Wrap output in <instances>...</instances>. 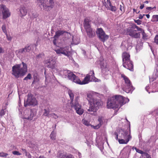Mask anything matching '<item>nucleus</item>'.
I'll return each instance as SVG.
<instances>
[{
	"label": "nucleus",
	"mask_w": 158,
	"mask_h": 158,
	"mask_svg": "<svg viewBox=\"0 0 158 158\" xmlns=\"http://www.w3.org/2000/svg\"><path fill=\"white\" fill-rule=\"evenodd\" d=\"M145 15L146 16V17L148 19H149V18L150 15H149V14H147V15Z\"/></svg>",
	"instance_id": "56"
},
{
	"label": "nucleus",
	"mask_w": 158,
	"mask_h": 158,
	"mask_svg": "<svg viewBox=\"0 0 158 158\" xmlns=\"http://www.w3.org/2000/svg\"><path fill=\"white\" fill-rule=\"evenodd\" d=\"M114 134L115 136V139L117 140H118L119 139L118 138V133L116 132H115L114 133Z\"/></svg>",
	"instance_id": "47"
},
{
	"label": "nucleus",
	"mask_w": 158,
	"mask_h": 158,
	"mask_svg": "<svg viewBox=\"0 0 158 158\" xmlns=\"http://www.w3.org/2000/svg\"><path fill=\"white\" fill-rule=\"evenodd\" d=\"M28 158H31V156L30 154L29 155Z\"/></svg>",
	"instance_id": "62"
},
{
	"label": "nucleus",
	"mask_w": 158,
	"mask_h": 158,
	"mask_svg": "<svg viewBox=\"0 0 158 158\" xmlns=\"http://www.w3.org/2000/svg\"><path fill=\"white\" fill-rule=\"evenodd\" d=\"M133 13L135 12L136 13L138 14L139 13V11L138 12L137 11V10L135 9L134 8L133 9Z\"/></svg>",
	"instance_id": "51"
},
{
	"label": "nucleus",
	"mask_w": 158,
	"mask_h": 158,
	"mask_svg": "<svg viewBox=\"0 0 158 158\" xmlns=\"http://www.w3.org/2000/svg\"><path fill=\"white\" fill-rule=\"evenodd\" d=\"M12 154L14 155H20L21 154L19 152L17 151H14L12 152Z\"/></svg>",
	"instance_id": "39"
},
{
	"label": "nucleus",
	"mask_w": 158,
	"mask_h": 158,
	"mask_svg": "<svg viewBox=\"0 0 158 158\" xmlns=\"http://www.w3.org/2000/svg\"><path fill=\"white\" fill-rule=\"evenodd\" d=\"M66 32L65 31H63L59 30L56 32L55 34L54 37V38H58L61 35L63 34L64 33Z\"/></svg>",
	"instance_id": "24"
},
{
	"label": "nucleus",
	"mask_w": 158,
	"mask_h": 158,
	"mask_svg": "<svg viewBox=\"0 0 158 158\" xmlns=\"http://www.w3.org/2000/svg\"><path fill=\"white\" fill-rule=\"evenodd\" d=\"M56 38H55V39L53 40V43L54 45H56Z\"/></svg>",
	"instance_id": "49"
},
{
	"label": "nucleus",
	"mask_w": 158,
	"mask_h": 158,
	"mask_svg": "<svg viewBox=\"0 0 158 158\" xmlns=\"http://www.w3.org/2000/svg\"><path fill=\"white\" fill-rule=\"evenodd\" d=\"M123 67L131 71H133V64L131 60L123 62Z\"/></svg>",
	"instance_id": "15"
},
{
	"label": "nucleus",
	"mask_w": 158,
	"mask_h": 158,
	"mask_svg": "<svg viewBox=\"0 0 158 158\" xmlns=\"http://www.w3.org/2000/svg\"><path fill=\"white\" fill-rule=\"evenodd\" d=\"M143 18V16L140 15L139 17V19H142Z\"/></svg>",
	"instance_id": "55"
},
{
	"label": "nucleus",
	"mask_w": 158,
	"mask_h": 158,
	"mask_svg": "<svg viewBox=\"0 0 158 158\" xmlns=\"http://www.w3.org/2000/svg\"><path fill=\"white\" fill-rule=\"evenodd\" d=\"M60 158H74V156L71 154L64 153L60 154Z\"/></svg>",
	"instance_id": "22"
},
{
	"label": "nucleus",
	"mask_w": 158,
	"mask_h": 158,
	"mask_svg": "<svg viewBox=\"0 0 158 158\" xmlns=\"http://www.w3.org/2000/svg\"><path fill=\"white\" fill-rule=\"evenodd\" d=\"M68 93L69 96L70 100L71 101V102H73L74 99V94L72 91L69 90L68 91Z\"/></svg>",
	"instance_id": "26"
},
{
	"label": "nucleus",
	"mask_w": 158,
	"mask_h": 158,
	"mask_svg": "<svg viewBox=\"0 0 158 158\" xmlns=\"http://www.w3.org/2000/svg\"><path fill=\"white\" fill-rule=\"evenodd\" d=\"M56 132L54 131H52L50 135L51 139L53 140H55L56 139Z\"/></svg>",
	"instance_id": "25"
},
{
	"label": "nucleus",
	"mask_w": 158,
	"mask_h": 158,
	"mask_svg": "<svg viewBox=\"0 0 158 158\" xmlns=\"http://www.w3.org/2000/svg\"><path fill=\"white\" fill-rule=\"evenodd\" d=\"M23 67H21V65L16 64L12 68V74L16 78L19 76H24L27 71V67L26 64L22 62Z\"/></svg>",
	"instance_id": "4"
},
{
	"label": "nucleus",
	"mask_w": 158,
	"mask_h": 158,
	"mask_svg": "<svg viewBox=\"0 0 158 158\" xmlns=\"http://www.w3.org/2000/svg\"><path fill=\"white\" fill-rule=\"evenodd\" d=\"M121 77L123 78L125 83V87L123 90L127 93H131L134 90L135 88L129 78L124 74L121 75Z\"/></svg>",
	"instance_id": "5"
},
{
	"label": "nucleus",
	"mask_w": 158,
	"mask_h": 158,
	"mask_svg": "<svg viewBox=\"0 0 158 158\" xmlns=\"http://www.w3.org/2000/svg\"><path fill=\"white\" fill-rule=\"evenodd\" d=\"M146 9L148 10H151L152 9V7H148L146 8Z\"/></svg>",
	"instance_id": "53"
},
{
	"label": "nucleus",
	"mask_w": 158,
	"mask_h": 158,
	"mask_svg": "<svg viewBox=\"0 0 158 158\" xmlns=\"http://www.w3.org/2000/svg\"><path fill=\"white\" fill-rule=\"evenodd\" d=\"M135 26H137L135 24H132L131 27L127 30V33L129 35L132 37L135 38H139L140 35V33L136 32L137 30H134V29H136V28L135 27Z\"/></svg>",
	"instance_id": "9"
},
{
	"label": "nucleus",
	"mask_w": 158,
	"mask_h": 158,
	"mask_svg": "<svg viewBox=\"0 0 158 158\" xmlns=\"http://www.w3.org/2000/svg\"><path fill=\"white\" fill-rule=\"evenodd\" d=\"M51 116L55 118L56 119L58 118V116L56 115L55 113H52L51 114Z\"/></svg>",
	"instance_id": "45"
},
{
	"label": "nucleus",
	"mask_w": 158,
	"mask_h": 158,
	"mask_svg": "<svg viewBox=\"0 0 158 158\" xmlns=\"http://www.w3.org/2000/svg\"><path fill=\"white\" fill-rule=\"evenodd\" d=\"M24 52H26L25 48L20 49L19 50V52L20 53H22Z\"/></svg>",
	"instance_id": "42"
},
{
	"label": "nucleus",
	"mask_w": 158,
	"mask_h": 158,
	"mask_svg": "<svg viewBox=\"0 0 158 158\" xmlns=\"http://www.w3.org/2000/svg\"><path fill=\"white\" fill-rule=\"evenodd\" d=\"M135 28H136V29H137V31H140L142 33V34L143 35L142 38L143 39H147V38L148 36L147 34L145 33L144 30L142 29L140 27H139L138 26H135Z\"/></svg>",
	"instance_id": "20"
},
{
	"label": "nucleus",
	"mask_w": 158,
	"mask_h": 158,
	"mask_svg": "<svg viewBox=\"0 0 158 158\" xmlns=\"http://www.w3.org/2000/svg\"><path fill=\"white\" fill-rule=\"evenodd\" d=\"M25 48L26 52H29L31 49V48L30 47V46L25 47Z\"/></svg>",
	"instance_id": "41"
},
{
	"label": "nucleus",
	"mask_w": 158,
	"mask_h": 158,
	"mask_svg": "<svg viewBox=\"0 0 158 158\" xmlns=\"http://www.w3.org/2000/svg\"><path fill=\"white\" fill-rule=\"evenodd\" d=\"M101 69L102 72V73L105 74H106V72H108L109 70V66L106 67H105L104 68L102 67V68Z\"/></svg>",
	"instance_id": "27"
},
{
	"label": "nucleus",
	"mask_w": 158,
	"mask_h": 158,
	"mask_svg": "<svg viewBox=\"0 0 158 158\" xmlns=\"http://www.w3.org/2000/svg\"><path fill=\"white\" fill-rule=\"evenodd\" d=\"M79 97H77L75 99V102L73 103L71 105L72 107L74 109L76 113L78 114L81 115L83 113V110L81 108V105L78 102L77 100Z\"/></svg>",
	"instance_id": "10"
},
{
	"label": "nucleus",
	"mask_w": 158,
	"mask_h": 158,
	"mask_svg": "<svg viewBox=\"0 0 158 158\" xmlns=\"http://www.w3.org/2000/svg\"><path fill=\"white\" fill-rule=\"evenodd\" d=\"M125 98L121 95H115L109 98L106 107L108 109H116L120 108L125 103Z\"/></svg>",
	"instance_id": "2"
},
{
	"label": "nucleus",
	"mask_w": 158,
	"mask_h": 158,
	"mask_svg": "<svg viewBox=\"0 0 158 158\" xmlns=\"http://www.w3.org/2000/svg\"><path fill=\"white\" fill-rule=\"evenodd\" d=\"M82 123L86 126H89L90 125V124L89 123V122L87 121V120L83 119L82 120Z\"/></svg>",
	"instance_id": "33"
},
{
	"label": "nucleus",
	"mask_w": 158,
	"mask_h": 158,
	"mask_svg": "<svg viewBox=\"0 0 158 158\" xmlns=\"http://www.w3.org/2000/svg\"><path fill=\"white\" fill-rule=\"evenodd\" d=\"M91 72H92V73H93V76H94V71L93 70L92 71H91Z\"/></svg>",
	"instance_id": "63"
},
{
	"label": "nucleus",
	"mask_w": 158,
	"mask_h": 158,
	"mask_svg": "<svg viewBox=\"0 0 158 158\" xmlns=\"http://www.w3.org/2000/svg\"><path fill=\"white\" fill-rule=\"evenodd\" d=\"M1 157H6L8 154L7 153L4 152H1Z\"/></svg>",
	"instance_id": "38"
},
{
	"label": "nucleus",
	"mask_w": 158,
	"mask_h": 158,
	"mask_svg": "<svg viewBox=\"0 0 158 158\" xmlns=\"http://www.w3.org/2000/svg\"><path fill=\"white\" fill-rule=\"evenodd\" d=\"M108 8V9L114 12H115L117 10V8L115 6L112 5L110 1L109 2Z\"/></svg>",
	"instance_id": "23"
},
{
	"label": "nucleus",
	"mask_w": 158,
	"mask_h": 158,
	"mask_svg": "<svg viewBox=\"0 0 158 158\" xmlns=\"http://www.w3.org/2000/svg\"><path fill=\"white\" fill-rule=\"evenodd\" d=\"M87 35L89 38H92L94 37V32L93 31L92 28L90 27L85 29Z\"/></svg>",
	"instance_id": "18"
},
{
	"label": "nucleus",
	"mask_w": 158,
	"mask_h": 158,
	"mask_svg": "<svg viewBox=\"0 0 158 158\" xmlns=\"http://www.w3.org/2000/svg\"><path fill=\"white\" fill-rule=\"evenodd\" d=\"M6 35V36L7 39L8 40H11V38L10 37H9L8 36L7 34V35Z\"/></svg>",
	"instance_id": "50"
},
{
	"label": "nucleus",
	"mask_w": 158,
	"mask_h": 158,
	"mask_svg": "<svg viewBox=\"0 0 158 158\" xmlns=\"http://www.w3.org/2000/svg\"><path fill=\"white\" fill-rule=\"evenodd\" d=\"M2 29L3 32L6 34L7 35V31L6 29V27L5 24H4L2 25Z\"/></svg>",
	"instance_id": "31"
},
{
	"label": "nucleus",
	"mask_w": 158,
	"mask_h": 158,
	"mask_svg": "<svg viewBox=\"0 0 158 158\" xmlns=\"http://www.w3.org/2000/svg\"><path fill=\"white\" fill-rule=\"evenodd\" d=\"M45 63L47 64V67L52 69H55L56 66V61L54 60H52L51 61L49 60H46L45 61Z\"/></svg>",
	"instance_id": "17"
},
{
	"label": "nucleus",
	"mask_w": 158,
	"mask_h": 158,
	"mask_svg": "<svg viewBox=\"0 0 158 158\" xmlns=\"http://www.w3.org/2000/svg\"><path fill=\"white\" fill-rule=\"evenodd\" d=\"M38 15L37 14H36V15H34V17L35 18H36V17H38Z\"/></svg>",
	"instance_id": "58"
},
{
	"label": "nucleus",
	"mask_w": 158,
	"mask_h": 158,
	"mask_svg": "<svg viewBox=\"0 0 158 158\" xmlns=\"http://www.w3.org/2000/svg\"><path fill=\"white\" fill-rule=\"evenodd\" d=\"M135 149L136 151L140 154H141L143 155V156H144L145 155V154H146L147 153H146L145 152H144L142 151V150L139 149L135 147Z\"/></svg>",
	"instance_id": "30"
},
{
	"label": "nucleus",
	"mask_w": 158,
	"mask_h": 158,
	"mask_svg": "<svg viewBox=\"0 0 158 158\" xmlns=\"http://www.w3.org/2000/svg\"><path fill=\"white\" fill-rule=\"evenodd\" d=\"M6 113V111H5V110L3 109H2L0 112V116L1 117H2Z\"/></svg>",
	"instance_id": "35"
},
{
	"label": "nucleus",
	"mask_w": 158,
	"mask_h": 158,
	"mask_svg": "<svg viewBox=\"0 0 158 158\" xmlns=\"http://www.w3.org/2000/svg\"><path fill=\"white\" fill-rule=\"evenodd\" d=\"M154 42L158 44V35H156L154 38Z\"/></svg>",
	"instance_id": "43"
},
{
	"label": "nucleus",
	"mask_w": 158,
	"mask_h": 158,
	"mask_svg": "<svg viewBox=\"0 0 158 158\" xmlns=\"http://www.w3.org/2000/svg\"><path fill=\"white\" fill-rule=\"evenodd\" d=\"M143 156L144 158H151L150 155L147 153L145 154V155Z\"/></svg>",
	"instance_id": "44"
},
{
	"label": "nucleus",
	"mask_w": 158,
	"mask_h": 158,
	"mask_svg": "<svg viewBox=\"0 0 158 158\" xmlns=\"http://www.w3.org/2000/svg\"><path fill=\"white\" fill-rule=\"evenodd\" d=\"M151 21L152 22H157L158 21V15H154L152 16Z\"/></svg>",
	"instance_id": "28"
},
{
	"label": "nucleus",
	"mask_w": 158,
	"mask_h": 158,
	"mask_svg": "<svg viewBox=\"0 0 158 158\" xmlns=\"http://www.w3.org/2000/svg\"><path fill=\"white\" fill-rule=\"evenodd\" d=\"M38 3H40L44 10L48 11L52 9L54 7V2L53 0H37Z\"/></svg>",
	"instance_id": "6"
},
{
	"label": "nucleus",
	"mask_w": 158,
	"mask_h": 158,
	"mask_svg": "<svg viewBox=\"0 0 158 158\" xmlns=\"http://www.w3.org/2000/svg\"><path fill=\"white\" fill-rule=\"evenodd\" d=\"M119 137L121 139H118V142L121 144H127L132 138L130 133L128 134L127 132L122 133L121 135L119 136Z\"/></svg>",
	"instance_id": "7"
},
{
	"label": "nucleus",
	"mask_w": 158,
	"mask_h": 158,
	"mask_svg": "<svg viewBox=\"0 0 158 158\" xmlns=\"http://www.w3.org/2000/svg\"><path fill=\"white\" fill-rule=\"evenodd\" d=\"M156 114L158 115V110H156Z\"/></svg>",
	"instance_id": "61"
},
{
	"label": "nucleus",
	"mask_w": 158,
	"mask_h": 158,
	"mask_svg": "<svg viewBox=\"0 0 158 158\" xmlns=\"http://www.w3.org/2000/svg\"><path fill=\"white\" fill-rule=\"evenodd\" d=\"M130 56L129 53L126 52H123L122 54L123 62L131 60Z\"/></svg>",
	"instance_id": "19"
},
{
	"label": "nucleus",
	"mask_w": 158,
	"mask_h": 158,
	"mask_svg": "<svg viewBox=\"0 0 158 158\" xmlns=\"http://www.w3.org/2000/svg\"><path fill=\"white\" fill-rule=\"evenodd\" d=\"M49 152V153H50V152H51V150L49 151V152Z\"/></svg>",
	"instance_id": "64"
},
{
	"label": "nucleus",
	"mask_w": 158,
	"mask_h": 158,
	"mask_svg": "<svg viewBox=\"0 0 158 158\" xmlns=\"http://www.w3.org/2000/svg\"><path fill=\"white\" fill-rule=\"evenodd\" d=\"M22 150L23 152H25L26 154H27V151L26 149L24 148H22Z\"/></svg>",
	"instance_id": "54"
},
{
	"label": "nucleus",
	"mask_w": 158,
	"mask_h": 158,
	"mask_svg": "<svg viewBox=\"0 0 158 158\" xmlns=\"http://www.w3.org/2000/svg\"><path fill=\"white\" fill-rule=\"evenodd\" d=\"M57 54H62L65 56H69V51L67 47H60V48L55 50Z\"/></svg>",
	"instance_id": "13"
},
{
	"label": "nucleus",
	"mask_w": 158,
	"mask_h": 158,
	"mask_svg": "<svg viewBox=\"0 0 158 158\" xmlns=\"http://www.w3.org/2000/svg\"><path fill=\"white\" fill-rule=\"evenodd\" d=\"M144 3H148V2H149L148 1H145L144 2Z\"/></svg>",
	"instance_id": "59"
},
{
	"label": "nucleus",
	"mask_w": 158,
	"mask_h": 158,
	"mask_svg": "<svg viewBox=\"0 0 158 158\" xmlns=\"http://www.w3.org/2000/svg\"><path fill=\"white\" fill-rule=\"evenodd\" d=\"M91 22L90 20L87 18L85 19L84 22V25L85 29L91 27L90 23Z\"/></svg>",
	"instance_id": "21"
},
{
	"label": "nucleus",
	"mask_w": 158,
	"mask_h": 158,
	"mask_svg": "<svg viewBox=\"0 0 158 158\" xmlns=\"http://www.w3.org/2000/svg\"><path fill=\"white\" fill-rule=\"evenodd\" d=\"M31 78V75L30 73L28 74L26 77H25L24 79L25 80H27L28 79H30Z\"/></svg>",
	"instance_id": "37"
},
{
	"label": "nucleus",
	"mask_w": 158,
	"mask_h": 158,
	"mask_svg": "<svg viewBox=\"0 0 158 158\" xmlns=\"http://www.w3.org/2000/svg\"><path fill=\"white\" fill-rule=\"evenodd\" d=\"M27 97L26 102H24V106L26 107L29 105L35 106L37 105V101L35 98L33 97V95L31 94H28Z\"/></svg>",
	"instance_id": "11"
},
{
	"label": "nucleus",
	"mask_w": 158,
	"mask_h": 158,
	"mask_svg": "<svg viewBox=\"0 0 158 158\" xmlns=\"http://www.w3.org/2000/svg\"><path fill=\"white\" fill-rule=\"evenodd\" d=\"M4 52V51L2 48L0 46V54Z\"/></svg>",
	"instance_id": "48"
},
{
	"label": "nucleus",
	"mask_w": 158,
	"mask_h": 158,
	"mask_svg": "<svg viewBox=\"0 0 158 158\" xmlns=\"http://www.w3.org/2000/svg\"><path fill=\"white\" fill-rule=\"evenodd\" d=\"M135 22L138 25H140L141 23V21L139 19L136 20H135Z\"/></svg>",
	"instance_id": "46"
},
{
	"label": "nucleus",
	"mask_w": 158,
	"mask_h": 158,
	"mask_svg": "<svg viewBox=\"0 0 158 158\" xmlns=\"http://www.w3.org/2000/svg\"><path fill=\"white\" fill-rule=\"evenodd\" d=\"M155 9V10L156 9V6H154V7L152 8V9Z\"/></svg>",
	"instance_id": "60"
},
{
	"label": "nucleus",
	"mask_w": 158,
	"mask_h": 158,
	"mask_svg": "<svg viewBox=\"0 0 158 158\" xmlns=\"http://www.w3.org/2000/svg\"><path fill=\"white\" fill-rule=\"evenodd\" d=\"M95 93L90 92L87 94V99L89 104V109L87 110L88 112H96L99 107L103 105L101 100L95 98Z\"/></svg>",
	"instance_id": "1"
},
{
	"label": "nucleus",
	"mask_w": 158,
	"mask_h": 158,
	"mask_svg": "<svg viewBox=\"0 0 158 158\" xmlns=\"http://www.w3.org/2000/svg\"><path fill=\"white\" fill-rule=\"evenodd\" d=\"M63 73L65 78H67L73 82L80 85H84L88 83L90 78V75L87 74L83 80L81 81L77 76L70 70H64Z\"/></svg>",
	"instance_id": "3"
},
{
	"label": "nucleus",
	"mask_w": 158,
	"mask_h": 158,
	"mask_svg": "<svg viewBox=\"0 0 158 158\" xmlns=\"http://www.w3.org/2000/svg\"><path fill=\"white\" fill-rule=\"evenodd\" d=\"M19 11L20 12L19 16L22 18L25 16L27 13V10L24 6H21L20 7Z\"/></svg>",
	"instance_id": "16"
},
{
	"label": "nucleus",
	"mask_w": 158,
	"mask_h": 158,
	"mask_svg": "<svg viewBox=\"0 0 158 158\" xmlns=\"http://www.w3.org/2000/svg\"><path fill=\"white\" fill-rule=\"evenodd\" d=\"M102 117H99L98 119V121L99 122L98 124H100V125H102L103 123V121L102 120Z\"/></svg>",
	"instance_id": "36"
},
{
	"label": "nucleus",
	"mask_w": 158,
	"mask_h": 158,
	"mask_svg": "<svg viewBox=\"0 0 158 158\" xmlns=\"http://www.w3.org/2000/svg\"><path fill=\"white\" fill-rule=\"evenodd\" d=\"M109 66L108 65L107 63L105 62H104L103 61L101 62V69L102 68V67L104 68L105 67H107Z\"/></svg>",
	"instance_id": "32"
},
{
	"label": "nucleus",
	"mask_w": 158,
	"mask_h": 158,
	"mask_svg": "<svg viewBox=\"0 0 158 158\" xmlns=\"http://www.w3.org/2000/svg\"><path fill=\"white\" fill-rule=\"evenodd\" d=\"M120 13L121 15L123 14L125 12L124 9V6H122L121 5H120Z\"/></svg>",
	"instance_id": "34"
},
{
	"label": "nucleus",
	"mask_w": 158,
	"mask_h": 158,
	"mask_svg": "<svg viewBox=\"0 0 158 158\" xmlns=\"http://www.w3.org/2000/svg\"><path fill=\"white\" fill-rule=\"evenodd\" d=\"M0 14L2 15V19H6L10 16L11 12L9 9L6 7V5L2 4L0 5Z\"/></svg>",
	"instance_id": "8"
},
{
	"label": "nucleus",
	"mask_w": 158,
	"mask_h": 158,
	"mask_svg": "<svg viewBox=\"0 0 158 158\" xmlns=\"http://www.w3.org/2000/svg\"><path fill=\"white\" fill-rule=\"evenodd\" d=\"M144 7V5L143 4H141V6H140V8L141 9H143Z\"/></svg>",
	"instance_id": "52"
},
{
	"label": "nucleus",
	"mask_w": 158,
	"mask_h": 158,
	"mask_svg": "<svg viewBox=\"0 0 158 158\" xmlns=\"http://www.w3.org/2000/svg\"><path fill=\"white\" fill-rule=\"evenodd\" d=\"M97 33L99 39L103 42L109 38V36L105 34L103 29L101 28L98 29Z\"/></svg>",
	"instance_id": "12"
},
{
	"label": "nucleus",
	"mask_w": 158,
	"mask_h": 158,
	"mask_svg": "<svg viewBox=\"0 0 158 158\" xmlns=\"http://www.w3.org/2000/svg\"><path fill=\"white\" fill-rule=\"evenodd\" d=\"M50 112V109L49 108L44 109V112L43 115L45 116H48Z\"/></svg>",
	"instance_id": "29"
},
{
	"label": "nucleus",
	"mask_w": 158,
	"mask_h": 158,
	"mask_svg": "<svg viewBox=\"0 0 158 158\" xmlns=\"http://www.w3.org/2000/svg\"><path fill=\"white\" fill-rule=\"evenodd\" d=\"M24 118L25 119L32 120L34 116L35 115L32 109L30 110H26L24 112Z\"/></svg>",
	"instance_id": "14"
},
{
	"label": "nucleus",
	"mask_w": 158,
	"mask_h": 158,
	"mask_svg": "<svg viewBox=\"0 0 158 158\" xmlns=\"http://www.w3.org/2000/svg\"><path fill=\"white\" fill-rule=\"evenodd\" d=\"M101 126L100 125V124H98L97 125L94 126H92V127H93V128L96 129H97L99 128Z\"/></svg>",
	"instance_id": "40"
},
{
	"label": "nucleus",
	"mask_w": 158,
	"mask_h": 158,
	"mask_svg": "<svg viewBox=\"0 0 158 158\" xmlns=\"http://www.w3.org/2000/svg\"><path fill=\"white\" fill-rule=\"evenodd\" d=\"M39 158H46L44 157V156H40Z\"/></svg>",
	"instance_id": "57"
}]
</instances>
